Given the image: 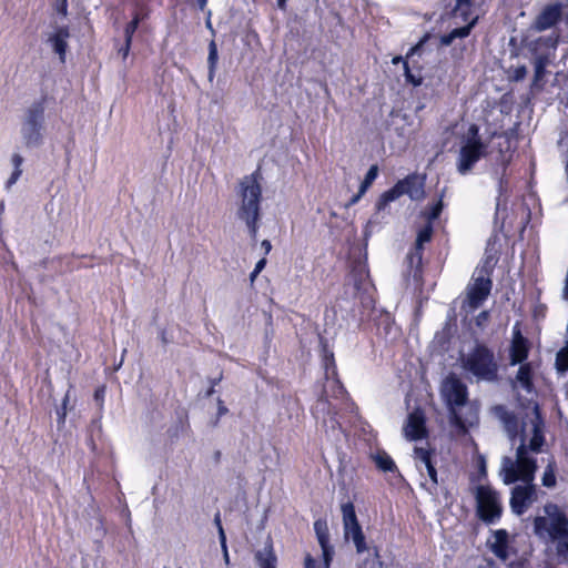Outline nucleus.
I'll return each instance as SVG.
<instances>
[{
  "label": "nucleus",
  "mask_w": 568,
  "mask_h": 568,
  "mask_svg": "<svg viewBox=\"0 0 568 568\" xmlns=\"http://www.w3.org/2000/svg\"><path fill=\"white\" fill-rule=\"evenodd\" d=\"M213 393V388H211L207 394L211 395Z\"/></svg>",
  "instance_id": "e2e57ef3"
},
{
  "label": "nucleus",
  "mask_w": 568,
  "mask_h": 568,
  "mask_svg": "<svg viewBox=\"0 0 568 568\" xmlns=\"http://www.w3.org/2000/svg\"><path fill=\"white\" fill-rule=\"evenodd\" d=\"M265 265H266V258H264V257H263V258H261V260L256 263V265H255L254 270H256V272H260V273H261V272L264 270Z\"/></svg>",
  "instance_id": "de8ad7c7"
},
{
  "label": "nucleus",
  "mask_w": 568,
  "mask_h": 568,
  "mask_svg": "<svg viewBox=\"0 0 568 568\" xmlns=\"http://www.w3.org/2000/svg\"><path fill=\"white\" fill-rule=\"evenodd\" d=\"M433 235V226L430 223L425 225L417 234L415 248L408 255V260L410 265L416 264L419 265L422 263V250L425 243H428L432 240Z\"/></svg>",
  "instance_id": "4468645a"
},
{
  "label": "nucleus",
  "mask_w": 568,
  "mask_h": 568,
  "mask_svg": "<svg viewBox=\"0 0 568 568\" xmlns=\"http://www.w3.org/2000/svg\"><path fill=\"white\" fill-rule=\"evenodd\" d=\"M426 469H427V474L428 476L430 477V479L434 481V483H437V473H436V469L435 467L433 466L432 462L429 460L428 463L424 464Z\"/></svg>",
  "instance_id": "ea45409f"
},
{
  "label": "nucleus",
  "mask_w": 568,
  "mask_h": 568,
  "mask_svg": "<svg viewBox=\"0 0 568 568\" xmlns=\"http://www.w3.org/2000/svg\"><path fill=\"white\" fill-rule=\"evenodd\" d=\"M516 379L520 385L530 390L531 382H530V367L528 365H521L517 372Z\"/></svg>",
  "instance_id": "a878e982"
},
{
  "label": "nucleus",
  "mask_w": 568,
  "mask_h": 568,
  "mask_svg": "<svg viewBox=\"0 0 568 568\" xmlns=\"http://www.w3.org/2000/svg\"><path fill=\"white\" fill-rule=\"evenodd\" d=\"M377 172H378V169L376 165H372L369 168V170L367 171V173L365 175L364 181L362 182V184L359 186V194H365L367 189L371 186L373 181L376 179Z\"/></svg>",
  "instance_id": "cd10ccee"
},
{
  "label": "nucleus",
  "mask_w": 568,
  "mask_h": 568,
  "mask_svg": "<svg viewBox=\"0 0 568 568\" xmlns=\"http://www.w3.org/2000/svg\"><path fill=\"white\" fill-rule=\"evenodd\" d=\"M237 195V216L245 222L251 237L255 240L258 229L260 202L262 197V186L257 173L245 175L240 181Z\"/></svg>",
  "instance_id": "f03ea898"
},
{
  "label": "nucleus",
  "mask_w": 568,
  "mask_h": 568,
  "mask_svg": "<svg viewBox=\"0 0 568 568\" xmlns=\"http://www.w3.org/2000/svg\"><path fill=\"white\" fill-rule=\"evenodd\" d=\"M527 68L525 65H519V67H516L514 70H513V74H511V79L514 81H521L526 78L527 75Z\"/></svg>",
  "instance_id": "7c9ffc66"
},
{
  "label": "nucleus",
  "mask_w": 568,
  "mask_h": 568,
  "mask_svg": "<svg viewBox=\"0 0 568 568\" xmlns=\"http://www.w3.org/2000/svg\"><path fill=\"white\" fill-rule=\"evenodd\" d=\"M221 547H222L223 554H225V551H227L226 541H224V546H221Z\"/></svg>",
  "instance_id": "052dcab7"
},
{
  "label": "nucleus",
  "mask_w": 568,
  "mask_h": 568,
  "mask_svg": "<svg viewBox=\"0 0 568 568\" xmlns=\"http://www.w3.org/2000/svg\"><path fill=\"white\" fill-rule=\"evenodd\" d=\"M214 524L216 525L217 529L220 528V526H222L221 518H220V514H216V515H215V517H214Z\"/></svg>",
  "instance_id": "603ef678"
},
{
  "label": "nucleus",
  "mask_w": 568,
  "mask_h": 568,
  "mask_svg": "<svg viewBox=\"0 0 568 568\" xmlns=\"http://www.w3.org/2000/svg\"><path fill=\"white\" fill-rule=\"evenodd\" d=\"M21 173H22L21 170H14L12 172L11 176L7 181V189H10L18 181V179L20 178Z\"/></svg>",
  "instance_id": "79ce46f5"
},
{
  "label": "nucleus",
  "mask_w": 568,
  "mask_h": 568,
  "mask_svg": "<svg viewBox=\"0 0 568 568\" xmlns=\"http://www.w3.org/2000/svg\"><path fill=\"white\" fill-rule=\"evenodd\" d=\"M545 487L551 488L556 485L554 462H549L541 478Z\"/></svg>",
  "instance_id": "bb28decb"
},
{
  "label": "nucleus",
  "mask_w": 568,
  "mask_h": 568,
  "mask_svg": "<svg viewBox=\"0 0 568 568\" xmlns=\"http://www.w3.org/2000/svg\"><path fill=\"white\" fill-rule=\"evenodd\" d=\"M223 557H224V560L226 564H229V552L225 551V554H223Z\"/></svg>",
  "instance_id": "bf43d9fd"
},
{
  "label": "nucleus",
  "mask_w": 568,
  "mask_h": 568,
  "mask_svg": "<svg viewBox=\"0 0 568 568\" xmlns=\"http://www.w3.org/2000/svg\"><path fill=\"white\" fill-rule=\"evenodd\" d=\"M545 515L534 519L535 535L546 541L568 540V518L554 504L544 507Z\"/></svg>",
  "instance_id": "20e7f679"
},
{
  "label": "nucleus",
  "mask_w": 568,
  "mask_h": 568,
  "mask_svg": "<svg viewBox=\"0 0 568 568\" xmlns=\"http://www.w3.org/2000/svg\"><path fill=\"white\" fill-rule=\"evenodd\" d=\"M104 393H105L104 387L97 389V390H95V394H94L95 399H97V400H102V399H103V397H104Z\"/></svg>",
  "instance_id": "8fccbe9b"
},
{
  "label": "nucleus",
  "mask_w": 568,
  "mask_h": 568,
  "mask_svg": "<svg viewBox=\"0 0 568 568\" xmlns=\"http://www.w3.org/2000/svg\"><path fill=\"white\" fill-rule=\"evenodd\" d=\"M255 557L261 568H276V557L271 548L258 551Z\"/></svg>",
  "instance_id": "5701e85b"
},
{
  "label": "nucleus",
  "mask_w": 568,
  "mask_h": 568,
  "mask_svg": "<svg viewBox=\"0 0 568 568\" xmlns=\"http://www.w3.org/2000/svg\"><path fill=\"white\" fill-rule=\"evenodd\" d=\"M488 320V312L484 311L478 314L476 322L478 325H481L484 322Z\"/></svg>",
  "instance_id": "c03bdc74"
},
{
  "label": "nucleus",
  "mask_w": 568,
  "mask_h": 568,
  "mask_svg": "<svg viewBox=\"0 0 568 568\" xmlns=\"http://www.w3.org/2000/svg\"><path fill=\"white\" fill-rule=\"evenodd\" d=\"M404 69H405V78H406L407 82L412 83L414 87H418L422 84V82H423L422 75L419 73L418 74L413 73L412 70L409 69L407 61H404Z\"/></svg>",
  "instance_id": "c85d7f7f"
},
{
  "label": "nucleus",
  "mask_w": 568,
  "mask_h": 568,
  "mask_svg": "<svg viewBox=\"0 0 568 568\" xmlns=\"http://www.w3.org/2000/svg\"><path fill=\"white\" fill-rule=\"evenodd\" d=\"M477 18H474L468 24L455 28L448 34L443 36L440 39L442 44L449 45L456 38H465L470 33L471 28L475 26Z\"/></svg>",
  "instance_id": "aec40b11"
},
{
  "label": "nucleus",
  "mask_w": 568,
  "mask_h": 568,
  "mask_svg": "<svg viewBox=\"0 0 568 568\" xmlns=\"http://www.w3.org/2000/svg\"><path fill=\"white\" fill-rule=\"evenodd\" d=\"M491 280L485 270H479L468 285L467 302L471 310L478 308L488 297L491 290Z\"/></svg>",
  "instance_id": "1a4fd4ad"
},
{
  "label": "nucleus",
  "mask_w": 568,
  "mask_h": 568,
  "mask_svg": "<svg viewBox=\"0 0 568 568\" xmlns=\"http://www.w3.org/2000/svg\"><path fill=\"white\" fill-rule=\"evenodd\" d=\"M219 416L225 415L227 413V408L223 405V402L219 399Z\"/></svg>",
  "instance_id": "3c124183"
},
{
  "label": "nucleus",
  "mask_w": 568,
  "mask_h": 568,
  "mask_svg": "<svg viewBox=\"0 0 568 568\" xmlns=\"http://www.w3.org/2000/svg\"><path fill=\"white\" fill-rule=\"evenodd\" d=\"M555 367L560 374H565L568 371V338L565 346L556 354Z\"/></svg>",
  "instance_id": "b1692460"
},
{
  "label": "nucleus",
  "mask_w": 568,
  "mask_h": 568,
  "mask_svg": "<svg viewBox=\"0 0 568 568\" xmlns=\"http://www.w3.org/2000/svg\"><path fill=\"white\" fill-rule=\"evenodd\" d=\"M69 37L70 33L68 28L61 27L57 29V31L49 39L52 43L54 52L59 54L61 62H64Z\"/></svg>",
  "instance_id": "a211bd4d"
},
{
  "label": "nucleus",
  "mask_w": 568,
  "mask_h": 568,
  "mask_svg": "<svg viewBox=\"0 0 568 568\" xmlns=\"http://www.w3.org/2000/svg\"><path fill=\"white\" fill-rule=\"evenodd\" d=\"M476 513L480 520L491 524L500 518L503 505L499 494L488 485H478L474 489Z\"/></svg>",
  "instance_id": "39448f33"
},
{
  "label": "nucleus",
  "mask_w": 568,
  "mask_h": 568,
  "mask_svg": "<svg viewBox=\"0 0 568 568\" xmlns=\"http://www.w3.org/2000/svg\"><path fill=\"white\" fill-rule=\"evenodd\" d=\"M403 194H408L412 200H420L424 196L423 182L420 179L410 176L398 182L393 189L381 196L376 209L378 211L383 210L389 202L395 201Z\"/></svg>",
  "instance_id": "0eeeda50"
},
{
  "label": "nucleus",
  "mask_w": 568,
  "mask_h": 568,
  "mask_svg": "<svg viewBox=\"0 0 568 568\" xmlns=\"http://www.w3.org/2000/svg\"><path fill=\"white\" fill-rule=\"evenodd\" d=\"M285 1H286V0H278V1H277V6H278V8L284 9V8H285Z\"/></svg>",
  "instance_id": "6e6d98bb"
},
{
  "label": "nucleus",
  "mask_w": 568,
  "mask_h": 568,
  "mask_svg": "<svg viewBox=\"0 0 568 568\" xmlns=\"http://www.w3.org/2000/svg\"><path fill=\"white\" fill-rule=\"evenodd\" d=\"M462 367L477 381L495 382L498 364L494 352L484 344H476L473 349L460 357Z\"/></svg>",
  "instance_id": "7ed1b4c3"
},
{
  "label": "nucleus",
  "mask_w": 568,
  "mask_h": 568,
  "mask_svg": "<svg viewBox=\"0 0 568 568\" xmlns=\"http://www.w3.org/2000/svg\"><path fill=\"white\" fill-rule=\"evenodd\" d=\"M414 453L415 457L419 459L423 464H426L430 460L429 452L424 447H415Z\"/></svg>",
  "instance_id": "c756f323"
},
{
  "label": "nucleus",
  "mask_w": 568,
  "mask_h": 568,
  "mask_svg": "<svg viewBox=\"0 0 568 568\" xmlns=\"http://www.w3.org/2000/svg\"><path fill=\"white\" fill-rule=\"evenodd\" d=\"M217 60H219L217 45H216L215 41L212 40L209 44V57H207V64H209L207 79L210 82H212L215 77Z\"/></svg>",
  "instance_id": "412c9836"
},
{
  "label": "nucleus",
  "mask_w": 568,
  "mask_h": 568,
  "mask_svg": "<svg viewBox=\"0 0 568 568\" xmlns=\"http://www.w3.org/2000/svg\"><path fill=\"white\" fill-rule=\"evenodd\" d=\"M373 460L375 462L377 468L383 471H394L396 469V465L392 457L385 452H378L373 455Z\"/></svg>",
  "instance_id": "4be33fe9"
},
{
  "label": "nucleus",
  "mask_w": 568,
  "mask_h": 568,
  "mask_svg": "<svg viewBox=\"0 0 568 568\" xmlns=\"http://www.w3.org/2000/svg\"><path fill=\"white\" fill-rule=\"evenodd\" d=\"M497 180L499 182V184L501 185V182H503V174L500 176H497Z\"/></svg>",
  "instance_id": "680f3d73"
},
{
  "label": "nucleus",
  "mask_w": 568,
  "mask_h": 568,
  "mask_svg": "<svg viewBox=\"0 0 568 568\" xmlns=\"http://www.w3.org/2000/svg\"><path fill=\"white\" fill-rule=\"evenodd\" d=\"M258 274H260V272H256V270H253V272L250 275L251 282H254Z\"/></svg>",
  "instance_id": "864d4df0"
},
{
  "label": "nucleus",
  "mask_w": 568,
  "mask_h": 568,
  "mask_svg": "<svg viewBox=\"0 0 568 568\" xmlns=\"http://www.w3.org/2000/svg\"><path fill=\"white\" fill-rule=\"evenodd\" d=\"M54 9L59 14L65 17L68 14V2L55 0Z\"/></svg>",
  "instance_id": "c9c22d12"
},
{
  "label": "nucleus",
  "mask_w": 568,
  "mask_h": 568,
  "mask_svg": "<svg viewBox=\"0 0 568 568\" xmlns=\"http://www.w3.org/2000/svg\"><path fill=\"white\" fill-rule=\"evenodd\" d=\"M561 3L547 4L534 21V29L537 31H545L556 26L562 16Z\"/></svg>",
  "instance_id": "f8f14e48"
},
{
  "label": "nucleus",
  "mask_w": 568,
  "mask_h": 568,
  "mask_svg": "<svg viewBox=\"0 0 568 568\" xmlns=\"http://www.w3.org/2000/svg\"><path fill=\"white\" fill-rule=\"evenodd\" d=\"M139 23H140V17H139V14H135L134 18L132 19V21L129 22L124 29L125 43H124V47L121 48L119 51L123 58H126L130 52L132 38H133L135 30L138 29Z\"/></svg>",
  "instance_id": "6ab92c4d"
},
{
  "label": "nucleus",
  "mask_w": 568,
  "mask_h": 568,
  "mask_svg": "<svg viewBox=\"0 0 568 568\" xmlns=\"http://www.w3.org/2000/svg\"><path fill=\"white\" fill-rule=\"evenodd\" d=\"M527 353L526 339L519 332H516L510 347V363L513 365L523 363L527 358Z\"/></svg>",
  "instance_id": "f3484780"
},
{
  "label": "nucleus",
  "mask_w": 568,
  "mask_h": 568,
  "mask_svg": "<svg viewBox=\"0 0 568 568\" xmlns=\"http://www.w3.org/2000/svg\"><path fill=\"white\" fill-rule=\"evenodd\" d=\"M363 195L364 194H359V191H358L355 195L352 196L349 202L346 204V207H349V206L356 204Z\"/></svg>",
  "instance_id": "a18cd8bd"
},
{
  "label": "nucleus",
  "mask_w": 568,
  "mask_h": 568,
  "mask_svg": "<svg viewBox=\"0 0 568 568\" xmlns=\"http://www.w3.org/2000/svg\"><path fill=\"white\" fill-rule=\"evenodd\" d=\"M342 514L345 539L353 541L358 554L366 551L368 547L362 527L358 524L353 504L346 503L342 505Z\"/></svg>",
  "instance_id": "6e6552de"
},
{
  "label": "nucleus",
  "mask_w": 568,
  "mask_h": 568,
  "mask_svg": "<svg viewBox=\"0 0 568 568\" xmlns=\"http://www.w3.org/2000/svg\"><path fill=\"white\" fill-rule=\"evenodd\" d=\"M364 567L361 568H382V562L378 560V552H375L374 558H367L363 562Z\"/></svg>",
  "instance_id": "72a5a7b5"
},
{
  "label": "nucleus",
  "mask_w": 568,
  "mask_h": 568,
  "mask_svg": "<svg viewBox=\"0 0 568 568\" xmlns=\"http://www.w3.org/2000/svg\"><path fill=\"white\" fill-rule=\"evenodd\" d=\"M557 554L566 561H568V541L558 542Z\"/></svg>",
  "instance_id": "f704fd0d"
},
{
  "label": "nucleus",
  "mask_w": 568,
  "mask_h": 568,
  "mask_svg": "<svg viewBox=\"0 0 568 568\" xmlns=\"http://www.w3.org/2000/svg\"><path fill=\"white\" fill-rule=\"evenodd\" d=\"M442 396L448 406H464L467 400L466 385L454 374L448 375L442 383Z\"/></svg>",
  "instance_id": "9d476101"
},
{
  "label": "nucleus",
  "mask_w": 568,
  "mask_h": 568,
  "mask_svg": "<svg viewBox=\"0 0 568 568\" xmlns=\"http://www.w3.org/2000/svg\"><path fill=\"white\" fill-rule=\"evenodd\" d=\"M68 400H69V394H65L64 398H63V402H62V407L60 409L57 410V414L59 416V419L61 422L64 420L65 418V415H67V404H68Z\"/></svg>",
  "instance_id": "58836bf2"
},
{
  "label": "nucleus",
  "mask_w": 568,
  "mask_h": 568,
  "mask_svg": "<svg viewBox=\"0 0 568 568\" xmlns=\"http://www.w3.org/2000/svg\"><path fill=\"white\" fill-rule=\"evenodd\" d=\"M402 61L404 62L405 60H403V58L400 55H397V57L393 58V60H392L393 64H397Z\"/></svg>",
  "instance_id": "5fc2aeb1"
},
{
  "label": "nucleus",
  "mask_w": 568,
  "mask_h": 568,
  "mask_svg": "<svg viewBox=\"0 0 568 568\" xmlns=\"http://www.w3.org/2000/svg\"><path fill=\"white\" fill-rule=\"evenodd\" d=\"M42 122L43 110L39 106L31 108L21 128L23 140L28 146L37 145L40 142Z\"/></svg>",
  "instance_id": "9b49d317"
},
{
  "label": "nucleus",
  "mask_w": 568,
  "mask_h": 568,
  "mask_svg": "<svg viewBox=\"0 0 568 568\" xmlns=\"http://www.w3.org/2000/svg\"><path fill=\"white\" fill-rule=\"evenodd\" d=\"M417 48H418V47H414V48H412V49L409 50V52L407 53L406 58H409V55H410V54H413V53L416 51V49H417Z\"/></svg>",
  "instance_id": "13d9d810"
},
{
  "label": "nucleus",
  "mask_w": 568,
  "mask_h": 568,
  "mask_svg": "<svg viewBox=\"0 0 568 568\" xmlns=\"http://www.w3.org/2000/svg\"><path fill=\"white\" fill-rule=\"evenodd\" d=\"M456 11H460L462 16L466 14L470 0H456Z\"/></svg>",
  "instance_id": "a19ab883"
},
{
  "label": "nucleus",
  "mask_w": 568,
  "mask_h": 568,
  "mask_svg": "<svg viewBox=\"0 0 568 568\" xmlns=\"http://www.w3.org/2000/svg\"><path fill=\"white\" fill-rule=\"evenodd\" d=\"M495 416L503 423L505 430L510 437L518 434V422L516 416L503 405L493 408Z\"/></svg>",
  "instance_id": "2eb2a0df"
},
{
  "label": "nucleus",
  "mask_w": 568,
  "mask_h": 568,
  "mask_svg": "<svg viewBox=\"0 0 568 568\" xmlns=\"http://www.w3.org/2000/svg\"><path fill=\"white\" fill-rule=\"evenodd\" d=\"M469 139L459 151L457 170L460 174L468 173L473 165L485 154V144L477 139L478 128L473 124L468 130Z\"/></svg>",
  "instance_id": "423d86ee"
},
{
  "label": "nucleus",
  "mask_w": 568,
  "mask_h": 568,
  "mask_svg": "<svg viewBox=\"0 0 568 568\" xmlns=\"http://www.w3.org/2000/svg\"><path fill=\"white\" fill-rule=\"evenodd\" d=\"M217 530H219L220 544H221V546H224V541H226V536H225L224 529L222 526H220V528Z\"/></svg>",
  "instance_id": "09e8293b"
},
{
  "label": "nucleus",
  "mask_w": 568,
  "mask_h": 568,
  "mask_svg": "<svg viewBox=\"0 0 568 568\" xmlns=\"http://www.w3.org/2000/svg\"><path fill=\"white\" fill-rule=\"evenodd\" d=\"M545 424L536 403H529L521 415L520 444L516 449V457H503L499 475L506 485L523 481L511 490L510 507L514 514L523 515L536 500L537 488L534 484L537 470L532 454L541 452L545 444Z\"/></svg>",
  "instance_id": "f257e3e1"
},
{
  "label": "nucleus",
  "mask_w": 568,
  "mask_h": 568,
  "mask_svg": "<svg viewBox=\"0 0 568 568\" xmlns=\"http://www.w3.org/2000/svg\"><path fill=\"white\" fill-rule=\"evenodd\" d=\"M314 529H315L320 546L325 547V545H328L329 534H328V528H327L326 523L322 521V520H316L314 523Z\"/></svg>",
  "instance_id": "393cba45"
},
{
  "label": "nucleus",
  "mask_w": 568,
  "mask_h": 568,
  "mask_svg": "<svg viewBox=\"0 0 568 568\" xmlns=\"http://www.w3.org/2000/svg\"><path fill=\"white\" fill-rule=\"evenodd\" d=\"M545 61L538 58L535 62V81H539L545 72Z\"/></svg>",
  "instance_id": "473e14b6"
},
{
  "label": "nucleus",
  "mask_w": 568,
  "mask_h": 568,
  "mask_svg": "<svg viewBox=\"0 0 568 568\" xmlns=\"http://www.w3.org/2000/svg\"><path fill=\"white\" fill-rule=\"evenodd\" d=\"M304 568H327V567H322V565L316 562V560L311 555H306L305 560H304Z\"/></svg>",
  "instance_id": "4c0bfd02"
},
{
  "label": "nucleus",
  "mask_w": 568,
  "mask_h": 568,
  "mask_svg": "<svg viewBox=\"0 0 568 568\" xmlns=\"http://www.w3.org/2000/svg\"><path fill=\"white\" fill-rule=\"evenodd\" d=\"M261 246L263 247L265 254H268L272 250V244L268 240H263Z\"/></svg>",
  "instance_id": "49530a36"
},
{
  "label": "nucleus",
  "mask_w": 568,
  "mask_h": 568,
  "mask_svg": "<svg viewBox=\"0 0 568 568\" xmlns=\"http://www.w3.org/2000/svg\"><path fill=\"white\" fill-rule=\"evenodd\" d=\"M206 1L207 0H197V3L200 6L201 9H204L205 4H206Z\"/></svg>",
  "instance_id": "4d7b16f0"
},
{
  "label": "nucleus",
  "mask_w": 568,
  "mask_h": 568,
  "mask_svg": "<svg viewBox=\"0 0 568 568\" xmlns=\"http://www.w3.org/2000/svg\"><path fill=\"white\" fill-rule=\"evenodd\" d=\"M490 548L498 558L506 560L508 558V532L504 529L494 531Z\"/></svg>",
  "instance_id": "dca6fc26"
},
{
  "label": "nucleus",
  "mask_w": 568,
  "mask_h": 568,
  "mask_svg": "<svg viewBox=\"0 0 568 568\" xmlns=\"http://www.w3.org/2000/svg\"><path fill=\"white\" fill-rule=\"evenodd\" d=\"M404 434L407 439H420L426 434L425 418L419 409L414 410L408 415L407 422L404 426Z\"/></svg>",
  "instance_id": "ddd939ff"
},
{
  "label": "nucleus",
  "mask_w": 568,
  "mask_h": 568,
  "mask_svg": "<svg viewBox=\"0 0 568 568\" xmlns=\"http://www.w3.org/2000/svg\"><path fill=\"white\" fill-rule=\"evenodd\" d=\"M12 163L14 165V170H21L20 166L22 164V158L19 154H14L12 156Z\"/></svg>",
  "instance_id": "37998d69"
},
{
  "label": "nucleus",
  "mask_w": 568,
  "mask_h": 568,
  "mask_svg": "<svg viewBox=\"0 0 568 568\" xmlns=\"http://www.w3.org/2000/svg\"><path fill=\"white\" fill-rule=\"evenodd\" d=\"M321 548H322L323 558H324V562L321 565H322V567L329 568V564H331V560L333 557V548L329 545H325V547H321Z\"/></svg>",
  "instance_id": "2f4dec72"
},
{
  "label": "nucleus",
  "mask_w": 568,
  "mask_h": 568,
  "mask_svg": "<svg viewBox=\"0 0 568 568\" xmlns=\"http://www.w3.org/2000/svg\"><path fill=\"white\" fill-rule=\"evenodd\" d=\"M442 209H443V204L439 201L438 203H436L433 206L432 212H430V214L428 216V223H430V221L436 220L439 216V214L442 212Z\"/></svg>",
  "instance_id": "e433bc0d"
}]
</instances>
